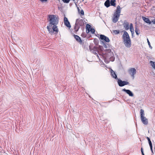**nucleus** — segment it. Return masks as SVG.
Segmentation results:
<instances>
[{
	"mask_svg": "<svg viewBox=\"0 0 155 155\" xmlns=\"http://www.w3.org/2000/svg\"><path fill=\"white\" fill-rule=\"evenodd\" d=\"M100 38L102 40H103L107 42H109L110 41L109 38L107 37L104 35H101Z\"/></svg>",
	"mask_w": 155,
	"mask_h": 155,
	"instance_id": "obj_8",
	"label": "nucleus"
},
{
	"mask_svg": "<svg viewBox=\"0 0 155 155\" xmlns=\"http://www.w3.org/2000/svg\"><path fill=\"white\" fill-rule=\"evenodd\" d=\"M118 19L113 17V21L114 23H116L118 20Z\"/></svg>",
	"mask_w": 155,
	"mask_h": 155,
	"instance_id": "obj_24",
	"label": "nucleus"
},
{
	"mask_svg": "<svg viewBox=\"0 0 155 155\" xmlns=\"http://www.w3.org/2000/svg\"><path fill=\"white\" fill-rule=\"evenodd\" d=\"M91 28V26L87 24L86 25V32L87 33H88L90 32V29Z\"/></svg>",
	"mask_w": 155,
	"mask_h": 155,
	"instance_id": "obj_15",
	"label": "nucleus"
},
{
	"mask_svg": "<svg viewBox=\"0 0 155 155\" xmlns=\"http://www.w3.org/2000/svg\"><path fill=\"white\" fill-rule=\"evenodd\" d=\"M105 54L108 55V57H112L113 55V53L111 52L110 49H106L105 50Z\"/></svg>",
	"mask_w": 155,
	"mask_h": 155,
	"instance_id": "obj_11",
	"label": "nucleus"
},
{
	"mask_svg": "<svg viewBox=\"0 0 155 155\" xmlns=\"http://www.w3.org/2000/svg\"><path fill=\"white\" fill-rule=\"evenodd\" d=\"M83 20L82 19H78L76 20L74 29L75 31H77L80 28V26L84 25Z\"/></svg>",
	"mask_w": 155,
	"mask_h": 155,
	"instance_id": "obj_3",
	"label": "nucleus"
},
{
	"mask_svg": "<svg viewBox=\"0 0 155 155\" xmlns=\"http://www.w3.org/2000/svg\"><path fill=\"white\" fill-rule=\"evenodd\" d=\"M112 32L115 35L117 34L120 33V31L119 30H114Z\"/></svg>",
	"mask_w": 155,
	"mask_h": 155,
	"instance_id": "obj_23",
	"label": "nucleus"
},
{
	"mask_svg": "<svg viewBox=\"0 0 155 155\" xmlns=\"http://www.w3.org/2000/svg\"><path fill=\"white\" fill-rule=\"evenodd\" d=\"M93 50L94 51V52H93L94 54H97V56L98 58L99 56L97 54V53H98V51H97V48L96 47H94L93 48Z\"/></svg>",
	"mask_w": 155,
	"mask_h": 155,
	"instance_id": "obj_18",
	"label": "nucleus"
},
{
	"mask_svg": "<svg viewBox=\"0 0 155 155\" xmlns=\"http://www.w3.org/2000/svg\"><path fill=\"white\" fill-rule=\"evenodd\" d=\"M128 72L129 74L134 78V75L137 72L136 69L134 68H131L129 69Z\"/></svg>",
	"mask_w": 155,
	"mask_h": 155,
	"instance_id": "obj_7",
	"label": "nucleus"
},
{
	"mask_svg": "<svg viewBox=\"0 0 155 155\" xmlns=\"http://www.w3.org/2000/svg\"><path fill=\"white\" fill-rule=\"evenodd\" d=\"M147 42H148V45L149 46V47L151 49H152V47L150 45V42L149 40H148V38H147Z\"/></svg>",
	"mask_w": 155,
	"mask_h": 155,
	"instance_id": "obj_26",
	"label": "nucleus"
},
{
	"mask_svg": "<svg viewBox=\"0 0 155 155\" xmlns=\"http://www.w3.org/2000/svg\"><path fill=\"white\" fill-rule=\"evenodd\" d=\"M95 31L94 29L92 28L90 29V32L91 31L92 34H94V33Z\"/></svg>",
	"mask_w": 155,
	"mask_h": 155,
	"instance_id": "obj_25",
	"label": "nucleus"
},
{
	"mask_svg": "<svg viewBox=\"0 0 155 155\" xmlns=\"http://www.w3.org/2000/svg\"><path fill=\"white\" fill-rule=\"evenodd\" d=\"M104 5L107 7H108L110 6V0H107L104 3Z\"/></svg>",
	"mask_w": 155,
	"mask_h": 155,
	"instance_id": "obj_17",
	"label": "nucleus"
},
{
	"mask_svg": "<svg viewBox=\"0 0 155 155\" xmlns=\"http://www.w3.org/2000/svg\"><path fill=\"white\" fill-rule=\"evenodd\" d=\"M122 91L125 92L130 97H133L134 94L132 92L129 90H127L124 88L122 90Z\"/></svg>",
	"mask_w": 155,
	"mask_h": 155,
	"instance_id": "obj_10",
	"label": "nucleus"
},
{
	"mask_svg": "<svg viewBox=\"0 0 155 155\" xmlns=\"http://www.w3.org/2000/svg\"><path fill=\"white\" fill-rule=\"evenodd\" d=\"M74 38L75 39L79 42L81 44L82 43V41L80 38L77 35H74Z\"/></svg>",
	"mask_w": 155,
	"mask_h": 155,
	"instance_id": "obj_14",
	"label": "nucleus"
},
{
	"mask_svg": "<svg viewBox=\"0 0 155 155\" xmlns=\"http://www.w3.org/2000/svg\"><path fill=\"white\" fill-rule=\"evenodd\" d=\"M150 150H151V151L152 150H152V146H150Z\"/></svg>",
	"mask_w": 155,
	"mask_h": 155,
	"instance_id": "obj_34",
	"label": "nucleus"
},
{
	"mask_svg": "<svg viewBox=\"0 0 155 155\" xmlns=\"http://www.w3.org/2000/svg\"><path fill=\"white\" fill-rule=\"evenodd\" d=\"M130 31L131 32L132 34L133 32L134 33V29L132 24L131 23L130 25Z\"/></svg>",
	"mask_w": 155,
	"mask_h": 155,
	"instance_id": "obj_20",
	"label": "nucleus"
},
{
	"mask_svg": "<svg viewBox=\"0 0 155 155\" xmlns=\"http://www.w3.org/2000/svg\"><path fill=\"white\" fill-rule=\"evenodd\" d=\"M146 138L147 139L148 142L150 140V139L149 137H146Z\"/></svg>",
	"mask_w": 155,
	"mask_h": 155,
	"instance_id": "obj_33",
	"label": "nucleus"
},
{
	"mask_svg": "<svg viewBox=\"0 0 155 155\" xmlns=\"http://www.w3.org/2000/svg\"><path fill=\"white\" fill-rule=\"evenodd\" d=\"M142 18L144 21L146 23L150 25L151 24V21L150 19L148 18H146L145 17L143 16L142 17Z\"/></svg>",
	"mask_w": 155,
	"mask_h": 155,
	"instance_id": "obj_12",
	"label": "nucleus"
},
{
	"mask_svg": "<svg viewBox=\"0 0 155 155\" xmlns=\"http://www.w3.org/2000/svg\"><path fill=\"white\" fill-rule=\"evenodd\" d=\"M64 24L65 26L69 28H70L71 27V25L70 22L68 20V18L66 17H64Z\"/></svg>",
	"mask_w": 155,
	"mask_h": 155,
	"instance_id": "obj_9",
	"label": "nucleus"
},
{
	"mask_svg": "<svg viewBox=\"0 0 155 155\" xmlns=\"http://www.w3.org/2000/svg\"><path fill=\"white\" fill-rule=\"evenodd\" d=\"M117 83L119 86L120 87H123L125 85H128L129 84V82L127 81H123L120 79L117 78Z\"/></svg>",
	"mask_w": 155,
	"mask_h": 155,
	"instance_id": "obj_6",
	"label": "nucleus"
},
{
	"mask_svg": "<svg viewBox=\"0 0 155 155\" xmlns=\"http://www.w3.org/2000/svg\"><path fill=\"white\" fill-rule=\"evenodd\" d=\"M150 62L151 65L155 69V62L152 61H150Z\"/></svg>",
	"mask_w": 155,
	"mask_h": 155,
	"instance_id": "obj_22",
	"label": "nucleus"
},
{
	"mask_svg": "<svg viewBox=\"0 0 155 155\" xmlns=\"http://www.w3.org/2000/svg\"><path fill=\"white\" fill-rule=\"evenodd\" d=\"M148 142H149V145H150V147L152 146V143H151V140L149 141Z\"/></svg>",
	"mask_w": 155,
	"mask_h": 155,
	"instance_id": "obj_29",
	"label": "nucleus"
},
{
	"mask_svg": "<svg viewBox=\"0 0 155 155\" xmlns=\"http://www.w3.org/2000/svg\"><path fill=\"white\" fill-rule=\"evenodd\" d=\"M151 152H152V153L153 154V150L151 151Z\"/></svg>",
	"mask_w": 155,
	"mask_h": 155,
	"instance_id": "obj_35",
	"label": "nucleus"
},
{
	"mask_svg": "<svg viewBox=\"0 0 155 155\" xmlns=\"http://www.w3.org/2000/svg\"><path fill=\"white\" fill-rule=\"evenodd\" d=\"M115 0H110V4L111 5L113 6H115L116 5L115 3Z\"/></svg>",
	"mask_w": 155,
	"mask_h": 155,
	"instance_id": "obj_19",
	"label": "nucleus"
},
{
	"mask_svg": "<svg viewBox=\"0 0 155 155\" xmlns=\"http://www.w3.org/2000/svg\"><path fill=\"white\" fill-rule=\"evenodd\" d=\"M141 151L142 155H144L143 152V150L142 148H141Z\"/></svg>",
	"mask_w": 155,
	"mask_h": 155,
	"instance_id": "obj_28",
	"label": "nucleus"
},
{
	"mask_svg": "<svg viewBox=\"0 0 155 155\" xmlns=\"http://www.w3.org/2000/svg\"><path fill=\"white\" fill-rule=\"evenodd\" d=\"M62 1L64 2L68 3L69 2L70 0H62Z\"/></svg>",
	"mask_w": 155,
	"mask_h": 155,
	"instance_id": "obj_27",
	"label": "nucleus"
},
{
	"mask_svg": "<svg viewBox=\"0 0 155 155\" xmlns=\"http://www.w3.org/2000/svg\"><path fill=\"white\" fill-rule=\"evenodd\" d=\"M122 39L125 46L127 48H130L131 45V41L129 34L127 31L124 32Z\"/></svg>",
	"mask_w": 155,
	"mask_h": 155,
	"instance_id": "obj_2",
	"label": "nucleus"
},
{
	"mask_svg": "<svg viewBox=\"0 0 155 155\" xmlns=\"http://www.w3.org/2000/svg\"><path fill=\"white\" fill-rule=\"evenodd\" d=\"M124 27L126 30H128L129 28V24L128 22H127L124 23Z\"/></svg>",
	"mask_w": 155,
	"mask_h": 155,
	"instance_id": "obj_16",
	"label": "nucleus"
},
{
	"mask_svg": "<svg viewBox=\"0 0 155 155\" xmlns=\"http://www.w3.org/2000/svg\"><path fill=\"white\" fill-rule=\"evenodd\" d=\"M135 32L137 35H139L140 33V31L139 30L137 27L135 28Z\"/></svg>",
	"mask_w": 155,
	"mask_h": 155,
	"instance_id": "obj_21",
	"label": "nucleus"
},
{
	"mask_svg": "<svg viewBox=\"0 0 155 155\" xmlns=\"http://www.w3.org/2000/svg\"><path fill=\"white\" fill-rule=\"evenodd\" d=\"M151 22H152L153 24H155V18Z\"/></svg>",
	"mask_w": 155,
	"mask_h": 155,
	"instance_id": "obj_31",
	"label": "nucleus"
},
{
	"mask_svg": "<svg viewBox=\"0 0 155 155\" xmlns=\"http://www.w3.org/2000/svg\"><path fill=\"white\" fill-rule=\"evenodd\" d=\"M49 25L47 26L49 33L51 35L57 34L58 29L57 25L59 22L58 16L54 15H49L48 16Z\"/></svg>",
	"mask_w": 155,
	"mask_h": 155,
	"instance_id": "obj_1",
	"label": "nucleus"
},
{
	"mask_svg": "<svg viewBox=\"0 0 155 155\" xmlns=\"http://www.w3.org/2000/svg\"><path fill=\"white\" fill-rule=\"evenodd\" d=\"M111 74L112 76V77L115 78L117 80V75L116 74L115 72L113 71L112 70H111Z\"/></svg>",
	"mask_w": 155,
	"mask_h": 155,
	"instance_id": "obj_13",
	"label": "nucleus"
},
{
	"mask_svg": "<svg viewBox=\"0 0 155 155\" xmlns=\"http://www.w3.org/2000/svg\"><path fill=\"white\" fill-rule=\"evenodd\" d=\"M80 13L81 15H84V12L83 10H81L80 12Z\"/></svg>",
	"mask_w": 155,
	"mask_h": 155,
	"instance_id": "obj_30",
	"label": "nucleus"
},
{
	"mask_svg": "<svg viewBox=\"0 0 155 155\" xmlns=\"http://www.w3.org/2000/svg\"><path fill=\"white\" fill-rule=\"evenodd\" d=\"M120 12L121 10L120 7L119 5H118L117 7L116 10L114 13L113 17L119 19L120 15Z\"/></svg>",
	"mask_w": 155,
	"mask_h": 155,
	"instance_id": "obj_5",
	"label": "nucleus"
},
{
	"mask_svg": "<svg viewBox=\"0 0 155 155\" xmlns=\"http://www.w3.org/2000/svg\"><path fill=\"white\" fill-rule=\"evenodd\" d=\"M140 115L141 120L142 122L145 125H147L148 123V119L144 117V111L141 109L140 110Z\"/></svg>",
	"mask_w": 155,
	"mask_h": 155,
	"instance_id": "obj_4",
	"label": "nucleus"
},
{
	"mask_svg": "<svg viewBox=\"0 0 155 155\" xmlns=\"http://www.w3.org/2000/svg\"><path fill=\"white\" fill-rule=\"evenodd\" d=\"M41 2H46L48 0H39Z\"/></svg>",
	"mask_w": 155,
	"mask_h": 155,
	"instance_id": "obj_32",
	"label": "nucleus"
}]
</instances>
